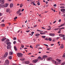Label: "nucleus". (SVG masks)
<instances>
[{"mask_svg":"<svg viewBox=\"0 0 65 65\" xmlns=\"http://www.w3.org/2000/svg\"><path fill=\"white\" fill-rule=\"evenodd\" d=\"M56 60L57 61H58L59 62H57L55 60H52V61H53V63L56 65L58 64H60L61 63L60 62L61 61V60H59L58 59H56Z\"/></svg>","mask_w":65,"mask_h":65,"instance_id":"f257e3e1","label":"nucleus"},{"mask_svg":"<svg viewBox=\"0 0 65 65\" xmlns=\"http://www.w3.org/2000/svg\"><path fill=\"white\" fill-rule=\"evenodd\" d=\"M9 64V61L8 60H6L5 61V65H8Z\"/></svg>","mask_w":65,"mask_h":65,"instance_id":"f03ea898","label":"nucleus"},{"mask_svg":"<svg viewBox=\"0 0 65 65\" xmlns=\"http://www.w3.org/2000/svg\"><path fill=\"white\" fill-rule=\"evenodd\" d=\"M17 55L19 57H21L20 56H22V54L20 53H17Z\"/></svg>","mask_w":65,"mask_h":65,"instance_id":"7ed1b4c3","label":"nucleus"},{"mask_svg":"<svg viewBox=\"0 0 65 65\" xmlns=\"http://www.w3.org/2000/svg\"><path fill=\"white\" fill-rule=\"evenodd\" d=\"M38 59H36L35 60H34L32 61V62L34 63H36L38 61Z\"/></svg>","mask_w":65,"mask_h":65,"instance_id":"20e7f679","label":"nucleus"},{"mask_svg":"<svg viewBox=\"0 0 65 65\" xmlns=\"http://www.w3.org/2000/svg\"><path fill=\"white\" fill-rule=\"evenodd\" d=\"M6 39V38L5 37H4L3 38H2V39L1 40V41L2 42H4Z\"/></svg>","mask_w":65,"mask_h":65,"instance_id":"39448f33","label":"nucleus"},{"mask_svg":"<svg viewBox=\"0 0 65 65\" xmlns=\"http://www.w3.org/2000/svg\"><path fill=\"white\" fill-rule=\"evenodd\" d=\"M8 53L7 52H6L5 53L4 55V57L6 58L7 56L8 55Z\"/></svg>","mask_w":65,"mask_h":65,"instance_id":"423d86ee","label":"nucleus"},{"mask_svg":"<svg viewBox=\"0 0 65 65\" xmlns=\"http://www.w3.org/2000/svg\"><path fill=\"white\" fill-rule=\"evenodd\" d=\"M11 48V46L10 45H8L7 46V49H10Z\"/></svg>","mask_w":65,"mask_h":65,"instance_id":"0eeeda50","label":"nucleus"},{"mask_svg":"<svg viewBox=\"0 0 65 65\" xmlns=\"http://www.w3.org/2000/svg\"><path fill=\"white\" fill-rule=\"evenodd\" d=\"M49 36H52L54 37L55 36V34H49Z\"/></svg>","mask_w":65,"mask_h":65,"instance_id":"6e6552de","label":"nucleus"},{"mask_svg":"<svg viewBox=\"0 0 65 65\" xmlns=\"http://www.w3.org/2000/svg\"><path fill=\"white\" fill-rule=\"evenodd\" d=\"M10 41V40L8 39H7L4 42L5 43H6L7 42H9Z\"/></svg>","mask_w":65,"mask_h":65,"instance_id":"1a4fd4ad","label":"nucleus"},{"mask_svg":"<svg viewBox=\"0 0 65 65\" xmlns=\"http://www.w3.org/2000/svg\"><path fill=\"white\" fill-rule=\"evenodd\" d=\"M59 36H60L61 37H62L64 36H64V35L61 34H59Z\"/></svg>","mask_w":65,"mask_h":65,"instance_id":"9d476101","label":"nucleus"},{"mask_svg":"<svg viewBox=\"0 0 65 65\" xmlns=\"http://www.w3.org/2000/svg\"><path fill=\"white\" fill-rule=\"evenodd\" d=\"M0 6V7H3V8L5 7L4 5L3 4H1Z\"/></svg>","mask_w":65,"mask_h":65,"instance_id":"9b49d317","label":"nucleus"},{"mask_svg":"<svg viewBox=\"0 0 65 65\" xmlns=\"http://www.w3.org/2000/svg\"><path fill=\"white\" fill-rule=\"evenodd\" d=\"M21 9H19V10H18V11L17 12V14H19V13H20V12H21Z\"/></svg>","mask_w":65,"mask_h":65,"instance_id":"f8f14e48","label":"nucleus"},{"mask_svg":"<svg viewBox=\"0 0 65 65\" xmlns=\"http://www.w3.org/2000/svg\"><path fill=\"white\" fill-rule=\"evenodd\" d=\"M47 60H50L52 59V57H48V58L47 59Z\"/></svg>","mask_w":65,"mask_h":65,"instance_id":"ddd939ff","label":"nucleus"},{"mask_svg":"<svg viewBox=\"0 0 65 65\" xmlns=\"http://www.w3.org/2000/svg\"><path fill=\"white\" fill-rule=\"evenodd\" d=\"M6 44H7V45H10V44H11V42H8L7 43L6 42Z\"/></svg>","mask_w":65,"mask_h":65,"instance_id":"4468645a","label":"nucleus"},{"mask_svg":"<svg viewBox=\"0 0 65 65\" xmlns=\"http://www.w3.org/2000/svg\"><path fill=\"white\" fill-rule=\"evenodd\" d=\"M8 5H9L8 4H5L4 5L5 7H7L8 6Z\"/></svg>","mask_w":65,"mask_h":65,"instance_id":"2eb2a0df","label":"nucleus"},{"mask_svg":"<svg viewBox=\"0 0 65 65\" xmlns=\"http://www.w3.org/2000/svg\"><path fill=\"white\" fill-rule=\"evenodd\" d=\"M47 57H48L46 55H44L43 56V58L44 59L46 58H47Z\"/></svg>","mask_w":65,"mask_h":65,"instance_id":"dca6fc26","label":"nucleus"},{"mask_svg":"<svg viewBox=\"0 0 65 65\" xmlns=\"http://www.w3.org/2000/svg\"><path fill=\"white\" fill-rule=\"evenodd\" d=\"M63 48V44H61V46H60V48Z\"/></svg>","mask_w":65,"mask_h":65,"instance_id":"f3484780","label":"nucleus"},{"mask_svg":"<svg viewBox=\"0 0 65 65\" xmlns=\"http://www.w3.org/2000/svg\"><path fill=\"white\" fill-rule=\"evenodd\" d=\"M13 7V4H10V7L12 8Z\"/></svg>","mask_w":65,"mask_h":65,"instance_id":"a211bd4d","label":"nucleus"},{"mask_svg":"<svg viewBox=\"0 0 65 65\" xmlns=\"http://www.w3.org/2000/svg\"><path fill=\"white\" fill-rule=\"evenodd\" d=\"M40 35L39 34H35V36L36 37H38Z\"/></svg>","mask_w":65,"mask_h":65,"instance_id":"6ab92c4d","label":"nucleus"},{"mask_svg":"<svg viewBox=\"0 0 65 65\" xmlns=\"http://www.w3.org/2000/svg\"><path fill=\"white\" fill-rule=\"evenodd\" d=\"M41 57L40 56H39L38 58H37V60H41Z\"/></svg>","mask_w":65,"mask_h":65,"instance_id":"aec40b11","label":"nucleus"},{"mask_svg":"<svg viewBox=\"0 0 65 65\" xmlns=\"http://www.w3.org/2000/svg\"><path fill=\"white\" fill-rule=\"evenodd\" d=\"M61 11L63 12L65 11V9H62L60 10Z\"/></svg>","mask_w":65,"mask_h":65,"instance_id":"412c9836","label":"nucleus"},{"mask_svg":"<svg viewBox=\"0 0 65 65\" xmlns=\"http://www.w3.org/2000/svg\"><path fill=\"white\" fill-rule=\"evenodd\" d=\"M13 53L12 52H10V53H9V54H10V55H13Z\"/></svg>","mask_w":65,"mask_h":65,"instance_id":"4be33fe9","label":"nucleus"},{"mask_svg":"<svg viewBox=\"0 0 65 65\" xmlns=\"http://www.w3.org/2000/svg\"><path fill=\"white\" fill-rule=\"evenodd\" d=\"M10 10V9H6V12H9Z\"/></svg>","mask_w":65,"mask_h":65,"instance_id":"5701e85b","label":"nucleus"},{"mask_svg":"<svg viewBox=\"0 0 65 65\" xmlns=\"http://www.w3.org/2000/svg\"><path fill=\"white\" fill-rule=\"evenodd\" d=\"M40 46V44H37L36 45L35 48H37L38 47Z\"/></svg>","mask_w":65,"mask_h":65,"instance_id":"b1692460","label":"nucleus"},{"mask_svg":"<svg viewBox=\"0 0 65 65\" xmlns=\"http://www.w3.org/2000/svg\"><path fill=\"white\" fill-rule=\"evenodd\" d=\"M5 26V24H2L1 25V26L2 27H3L4 26Z\"/></svg>","mask_w":65,"mask_h":65,"instance_id":"393cba45","label":"nucleus"},{"mask_svg":"<svg viewBox=\"0 0 65 65\" xmlns=\"http://www.w3.org/2000/svg\"><path fill=\"white\" fill-rule=\"evenodd\" d=\"M29 61H27L25 62V64H29Z\"/></svg>","mask_w":65,"mask_h":65,"instance_id":"a878e982","label":"nucleus"},{"mask_svg":"<svg viewBox=\"0 0 65 65\" xmlns=\"http://www.w3.org/2000/svg\"><path fill=\"white\" fill-rule=\"evenodd\" d=\"M41 35H45V33H42L41 32H40V33Z\"/></svg>","mask_w":65,"mask_h":65,"instance_id":"bb28decb","label":"nucleus"},{"mask_svg":"<svg viewBox=\"0 0 65 65\" xmlns=\"http://www.w3.org/2000/svg\"><path fill=\"white\" fill-rule=\"evenodd\" d=\"M48 40L50 41H52V38H48Z\"/></svg>","mask_w":65,"mask_h":65,"instance_id":"cd10ccee","label":"nucleus"},{"mask_svg":"<svg viewBox=\"0 0 65 65\" xmlns=\"http://www.w3.org/2000/svg\"><path fill=\"white\" fill-rule=\"evenodd\" d=\"M14 49L15 50L17 51V48L16 47V46H14Z\"/></svg>","mask_w":65,"mask_h":65,"instance_id":"c85d7f7f","label":"nucleus"},{"mask_svg":"<svg viewBox=\"0 0 65 65\" xmlns=\"http://www.w3.org/2000/svg\"><path fill=\"white\" fill-rule=\"evenodd\" d=\"M9 59H11L12 57L11 56H10L8 57Z\"/></svg>","mask_w":65,"mask_h":65,"instance_id":"c756f323","label":"nucleus"},{"mask_svg":"<svg viewBox=\"0 0 65 65\" xmlns=\"http://www.w3.org/2000/svg\"><path fill=\"white\" fill-rule=\"evenodd\" d=\"M34 32H31V34H32V35L31 36H32V35H33V34H34Z\"/></svg>","mask_w":65,"mask_h":65,"instance_id":"7c9ffc66","label":"nucleus"},{"mask_svg":"<svg viewBox=\"0 0 65 65\" xmlns=\"http://www.w3.org/2000/svg\"><path fill=\"white\" fill-rule=\"evenodd\" d=\"M64 24H62L61 25H60L59 27H62V26H64Z\"/></svg>","mask_w":65,"mask_h":65,"instance_id":"2f4dec72","label":"nucleus"},{"mask_svg":"<svg viewBox=\"0 0 65 65\" xmlns=\"http://www.w3.org/2000/svg\"><path fill=\"white\" fill-rule=\"evenodd\" d=\"M23 6V5H22V4H20V7L21 8L22 7V6Z\"/></svg>","mask_w":65,"mask_h":65,"instance_id":"473e14b6","label":"nucleus"},{"mask_svg":"<svg viewBox=\"0 0 65 65\" xmlns=\"http://www.w3.org/2000/svg\"><path fill=\"white\" fill-rule=\"evenodd\" d=\"M13 40H16L17 39V38H13Z\"/></svg>","mask_w":65,"mask_h":65,"instance_id":"72a5a7b5","label":"nucleus"},{"mask_svg":"<svg viewBox=\"0 0 65 65\" xmlns=\"http://www.w3.org/2000/svg\"><path fill=\"white\" fill-rule=\"evenodd\" d=\"M24 47V45H21V47H22V48H23Z\"/></svg>","mask_w":65,"mask_h":65,"instance_id":"f704fd0d","label":"nucleus"},{"mask_svg":"<svg viewBox=\"0 0 65 65\" xmlns=\"http://www.w3.org/2000/svg\"><path fill=\"white\" fill-rule=\"evenodd\" d=\"M64 8V6H61L60 7V8L61 9Z\"/></svg>","mask_w":65,"mask_h":65,"instance_id":"c9c22d12","label":"nucleus"},{"mask_svg":"<svg viewBox=\"0 0 65 65\" xmlns=\"http://www.w3.org/2000/svg\"><path fill=\"white\" fill-rule=\"evenodd\" d=\"M16 42L15 41H14L13 42V44H16Z\"/></svg>","mask_w":65,"mask_h":65,"instance_id":"e433bc0d","label":"nucleus"},{"mask_svg":"<svg viewBox=\"0 0 65 65\" xmlns=\"http://www.w3.org/2000/svg\"><path fill=\"white\" fill-rule=\"evenodd\" d=\"M58 29H59V28H56V29H55V30H58Z\"/></svg>","mask_w":65,"mask_h":65,"instance_id":"4c0bfd02","label":"nucleus"},{"mask_svg":"<svg viewBox=\"0 0 65 65\" xmlns=\"http://www.w3.org/2000/svg\"><path fill=\"white\" fill-rule=\"evenodd\" d=\"M64 29V28L62 27V28H60V29H59V30H61V29Z\"/></svg>","mask_w":65,"mask_h":65,"instance_id":"58836bf2","label":"nucleus"},{"mask_svg":"<svg viewBox=\"0 0 65 65\" xmlns=\"http://www.w3.org/2000/svg\"><path fill=\"white\" fill-rule=\"evenodd\" d=\"M63 57H65V53L63 54Z\"/></svg>","mask_w":65,"mask_h":65,"instance_id":"ea45409f","label":"nucleus"},{"mask_svg":"<svg viewBox=\"0 0 65 65\" xmlns=\"http://www.w3.org/2000/svg\"><path fill=\"white\" fill-rule=\"evenodd\" d=\"M42 37L43 38H45V36H42Z\"/></svg>","mask_w":65,"mask_h":65,"instance_id":"a19ab883","label":"nucleus"},{"mask_svg":"<svg viewBox=\"0 0 65 65\" xmlns=\"http://www.w3.org/2000/svg\"><path fill=\"white\" fill-rule=\"evenodd\" d=\"M64 64H65L64 62L62 63H61V65H64Z\"/></svg>","mask_w":65,"mask_h":65,"instance_id":"79ce46f5","label":"nucleus"},{"mask_svg":"<svg viewBox=\"0 0 65 65\" xmlns=\"http://www.w3.org/2000/svg\"><path fill=\"white\" fill-rule=\"evenodd\" d=\"M37 4L38 5H40V4L39 2H38V3H37Z\"/></svg>","mask_w":65,"mask_h":65,"instance_id":"37998d69","label":"nucleus"},{"mask_svg":"<svg viewBox=\"0 0 65 65\" xmlns=\"http://www.w3.org/2000/svg\"><path fill=\"white\" fill-rule=\"evenodd\" d=\"M60 31H58V33H59L60 34V31H61V30H59Z\"/></svg>","mask_w":65,"mask_h":65,"instance_id":"c03bdc74","label":"nucleus"},{"mask_svg":"<svg viewBox=\"0 0 65 65\" xmlns=\"http://www.w3.org/2000/svg\"><path fill=\"white\" fill-rule=\"evenodd\" d=\"M63 40H65V37H63Z\"/></svg>","mask_w":65,"mask_h":65,"instance_id":"a18cd8bd","label":"nucleus"},{"mask_svg":"<svg viewBox=\"0 0 65 65\" xmlns=\"http://www.w3.org/2000/svg\"><path fill=\"white\" fill-rule=\"evenodd\" d=\"M44 40H46L48 41V39H47V38H46L45 39H44Z\"/></svg>","mask_w":65,"mask_h":65,"instance_id":"49530a36","label":"nucleus"},{"mask_svg":"<svg viewBox=\"0 0 65 65\" xmlns=\"http://www.w3.org/2000/svg\"><path fill=\"white\" fill-rule=\"evenodd\" d=\"M17 17H15L14 18V20H15L16 19H17Z\"/></svg>","mask_w":65,"mask_h":65,"instance_id":"de8ad7c7","label":"nucleus"},{"mask_svg":"<svg viewBox=\"0 0 65 65\" xmlns=\"http://www.w3.org/2000/svg\"><path fill=\"white\" fill-rule=\"evenodd\" d=\"M19 14V15H21V14H22V13H19V14Z\"/></svg>","mask_w":65,"mask_h":65,"instance_id":"09e8293b","label":"nucleus"},{"mask_svg":"<svg viewBox=\"0 0 65 65\" xmlns=\"http://www.w3.org/2000/svg\"><path fill=\"white\" fill-rule=\"evenodd\" d=\"M29 31H30V30H27L26 32H29Z\"/></svg>","mask_w":65,"mask_h":65,"instance_id":"8fccbe9b","label":"nucleus"},{"mask_svg":"<svg viewBox=\"0 0 65 65\" xmlns=\"http://www.w3.org/2000/svg\"><path fill=\"white\" fill-rule=\"evenodd\" d=\"M44 45H45V46H47V47L48 46V45H47L45 44H44Z\"/></svg>","mask_w":65,"mask_h":65,"instance_id":"3c124183","label":"nucleus"},{"mask_svg":"<svg viewBox=\"0 0 65 65\" xmlns=\"http://www.w3.org/2000/svg\"><path fill=\"white\" fill-rule=\"evenodd\" d=\"M58 22H61V20H59V21H58Z\"/></svg>","mask_w":65,"mask_h":65,"instance_id":"603ef678","label":"nucleus"},{"mask_svg":"<svg viewBox=\"0 0 65 65\" xmlns=\"http://www.w3.org/2000/svg\"><path fill=\"white\" fill-rule=\"evenodd\" d=\"M46 50H48H48H50V48H47L46 49Z\"/></svg>","mask_w":65,"mask_h":65,"instance_id":"864d4df0","label":"nucleus"},{"mask_svg":"<svg viewBox=\"0 0 65 65\" xmlns=\"http://www.w3.org/2000/svg\"><path fill=\"white\" fill-rule=\"evenodd\" d=\"M30 48H32V46L31 45H30Z\"/></svg>","mask_w":65,"mask_h":65,"instance_id":"5fc2aeb1","label":"nucleus"},{"mask_svg":"<svg viewBox=\"0 0 65 65\" xmlns=\"http://www.w3.org/2000/svg\"><path fill=\"white\" fill-rule=\"evenodd\" d=\"M38 49H42V48L41 47H40V48H38Z\"/></svg>","mask_w":65,"mask_h":65,"instance_id":"6e6d98bb","label":"nucleus"},{"mask_svg":"<svg viewBox=\"0 0 65 65\" xmlns=\"http://www.w3.org/2000/svg\"><path fill=\"white\" fill-rule=\"evenodd\" d=\"M51 28H49V29H47V30H51Z\"/></svg>","mask_w":65,"mask_h":65,"instance_id":"4d7b16f0","label":"nucleus"},{"mask_svg":"<svg viewBox=\"0 0 65 65\" xmlns=\"http://www.w3.org/2000/svg\"><path fill=\"white\" fill-rule=\"evenodd\" d=\"M53 6L54 7H56V4H55V5H54Z\"/></svg>","mask_w":65,"mask_h":65,"instance_id":"13d9d810","label":"nucleus"},{"mask_svg":"<svg viewBox=\"0 0 65 65\" xmlns=\"http://www.w3.org/2000/svg\"><path fill=\"white\" fill-rule=\"evenodd\" d=\"M34 4V3L33 2H32V3H31V4Z\"/></svg>","mask_w":65,"mask_h":65,"instance_id":"bf43d9fd","label":"nucleus"},{"mask_svg":"<svg viewBox=\"0 0 65 65\" xmlns=\"http://www.w3.org/2000/svg\"><path fill=\"white\" fill-rule=\"evenodd\" d=\"M5 21L4 20H2V21L3 22H4Z\"/></svg>","mask_w":65,"mask_h":65,"instance_id":"052dcab7","label":"nucleus"},{"mask_svg":"<svg viewBox=\"0 0 65 65\" xmlns=\"http://www.w3.org/2000/svg\"><path fill=\"white\" fill-rule=\"evenodd\" d=\"M36 26H37L36 25H35L34 26V27H36Z\"/></svg>","mask_w":65,"mask_h":65,"instance_id":"680f3d73","label":"nucleus"},{"mask_svg":"<svg viewBox=\"0 0 65 65\" xmlns=\"http://www.w3.org/2000/svg\"><path fill=\"white\" fill-rule=\"evenodd\" d=\"M41 31L40 30H37V31H38V32H40V31Z\"/></svg>","mask_w":65,"mask_h":65,"instance_id":"e2e57ef3","label":"nucleus"},{"mask_svg":"<svg viewBox=\"0 0 65 65\" xmlns=\"http://www.w3.org/2000/svg\"><path fill=\"white\" fill-rule=\"evenodd\" d=\"M18 42H20V40H18Z\"/></svg>","mask_w":65,"mask_h":65,"instance_id":"0e129e2a","label":"nucleus"},{"mask_svg":"<svg viewBox=\"0 0 65 65\" xmlns=\"http://www.w3.org/2000/svg\"><path fill=\"white\" fill-rule=\"evenodd\" d=\"M53 45H54V44H51V46H53Z\"/></svg>","mask_w":65,"mask_h":65,"instance_id":"69168bd1","label":"nucleus"},{"mask_svg":"<svg viewBox=\"0 0 65 65\" xmlns=\"http://www.w3.org/2000/svg\"><path fill=\"white\" fill-rule=\"evenodd\" d=\"M24 10V9H22V12Z\"/></svg>","mask_w":65,"mask_h":65,"instance_id":"338daca9","label":"nucleus"},{"mask_svg":"<svg viewBox=\"0 0 65 65\" xmlns=\"http://www.w3.org/2000/svg\"><path fill=\"white\" fill-rule=\"evenodd\" d=\"M13 65H17V64H13Z\"/></svg>","mask_w":65,"mask_h":65,"instance_id":"774afa93","label":"nucleus"}]
</instances>
